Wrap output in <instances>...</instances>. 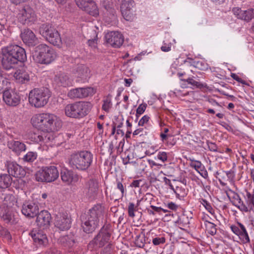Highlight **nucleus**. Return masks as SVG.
<instances>
[{"label":"nucleus","mask_w":254,"mask_h":254,"mask_svg":"<svg viewBox=\"0 0 254 254\" xmlns=\"http://www.w3.org/2000/svg\"><path fill=\"white\" fill-rule=\"evenodd\" d=\"M167 207L168 208L172 210H176L178 208V206L173 202H169L167 204Z\"/></svg>","instance_id":"0e129e2a"},{"label":"nucleus","mask_w":254,"mask_h":254,"mask_svg":"<svg viewBox=\"0 0 254 254\" xmlns=\"http://www.w3.org/2000/svg\"><path fill=\"white\" fill-rule=\"evenodd\" d=\"M35 49L33 59L37 63L48 64L53 62L56 58V54L54 49L46 44H40L36 47Z\"/></svg>","instance_id":"0eeeda50"},{"label":"nucleus","mask_w":254,"mask_h":254,"mask_svg":"<svg viewBox=\"0 0 254 254\" xmlns=\"http://www.w3.org/2000/svg\"><path fill=\"white\" fill-rule=\"evenodd\" d=\"M71 219L66 213H59L56 215L55 225L62 231L69 229L71 226Z\"/></svg>","instance_id":"dca6fc26"},{"label":"nucleus","mask_w":254,"mask_h":254,"mask_svg":"<svg viewBox=\"0 0 254 254\" xmlns=\"http://www.w3.org/2000/svg\"><path fill=\"white\" fill-rule=\"evenodd\" d=\"M195 77L188 78L187 79H181L182 81L187 82L188 84L191 85L193 88L202 89L204 87V84L198 81L195 80Z\"/></svg>","instance_id":"e433bc0d"},{"label":"nucleus","mask_w":254,"mask_h":254,"mask_svg":"<svg viewBox=\"0 0 254 254\" xmlns=\"http://www.w3.org/2000/svg\"><path fill=\"white\" fill-rule=\"evenodd\" d=\"M141 180H134L130 184V186L131 187L139 188L140 186V183L142 182Z\"/></svg>","instance_id":"e2e57ef3"},{"label":"nucleus","mask_w":254,"mask_h":254,"mask_svg":"<svg viewBox=\"0 0 254 254\" xmlns=\"http://www.w3.org/2000/svg\"><path fill=\"white\" fill-rule=\"evenodd\" d=\"M75 70L77 76L82 79H86L90 73L89 68L86 65L83 64H78Z\"/></svg>","instance_id":"2f4dec72"},{"label":"nucleus","mask_w":254,"mask_h":254,"mask_svg":"<svg viewBox=\"0 0 254 254\" xmlns=\"http://www.w3.org/2000/svg\"><path fill=\"white\" fill-rule=\"evenodd\" d=\"M85 6V8L81 9L92 16H96L98 15L99 10L96 3L93 0L89 2Z\"/></svg>","instance_id":"473e14b6"},{"label":"nucleus","mask_w":254,"mask_h":254,"mask_svg":"<svg viewBox=\"0 0 254 254\" xmlns=\"http://www.w3.org/2000/svg\"><path fill=\"white\" fill-rule=\"evenodd\" d=\"M231 76L232 78L239 83H242L243 85H247L246 81L240 78L238 75L235 73H232Z\"/></svg>","instance_id":"13d9d810"},{"label":"nucleus","mask_w":254,"mask_h":254,"mask_svg":"<svg viewBox=\"0 0 254 254\" xmlns=\"http://www.w3.org/2000/svg\"><path fill=\"white\" fill-rule=\"evenodd\" d=\"M105 38L107 43L115 48H120L124 41V36L118 31H112L108 33L106 35Z\"/></svg>","instance_id":"4468645a"},{"label":"nucleus","mask_w":254,"mask_h":254,"mask_svg":"<svg viewBox=\"0 0 254 254\" xmlns=\"http://www.w3.org/2000/svg\"><path fill=\"white\" fill-rule=\"evenodd\" d=\"M190 166L192 168H194L199 173H200V172L203 171V170L204 169V166L199 161H192L190 164Z\"/></svg>","instance_id":"a18cd8bd"},{"label":"nucleus","mask_w":254,"mask_h":254,"mask_svg":"<svg viewBox=\"0 0 254 254\" xmlns=\"http://www.w3.org/2000/svg\"><path fill=\"white\" fill-rule=\"evenodd\" d=\"M39 212L38 204L35 202H26L23 204L22 213L27 218H34Z\"/></svg>","instance_id":"2eb2a0df"},{"label":"nucleus","mask_w":254,"mask_h":254,"mask_svg":"<svg viewBox=\"0 0 254 254\" xmlns=\"http://www.w3.org/2000/svg\"><path fill=\"white\" fill-rule=\"evenodd\" d=\"M4 166L7 171V174H9L10 177L21 178L25 175V171L15 162L6 161Z\"/></svg>","instance_id":"ddd939ff"},{"label":"nucleus","mask_w":254,"mask_h":254,"mask_svg":"<svg viewBox=\"0 0 254 254\" xmlns=\"http://www.w3.org/2000/svg\"><path fill=\"white\" fill-rule=\"evenodd\" d=\"M224 173L228 178V180L232 181L234 179L235 173L234 171L230 170L228 171H225Z\"/></svg>","instance_id":"052dcab7"},{"label":"nucleus","mask_w":254,"mask_h":254,"mask_svg":"<svg viewBox=\"0 0 254 254\" xmlns=\"http://www.w3.org/2000/svg\"><path fill=\"white\" fill-rule=\"evenodd\" d=\"M201 204L205 207V208L209 212L210 214H213L214 213V210L212 208L211 204L204 198H200L199 200Z\"/></svg>","instance_id":"49530a36"},{"label":"nucleus","mask_w":254,"mask_h":254,"mask_svg":"<svg viewBox=\"0 0 254 254\" xmlns=\"http://www.w3.org/2000/svg\"><path fill=\"white\" fill-rule=\"evenodd\" d=\"M111 98V95L108 94L103 100V104L102 106V109L107 113L109 112L110 109L112 106Z\"/></svg>","instance_id":"58836bf2"},{"label":"nucleus","mask_w":254,"mask_h":254,"mask_svg":"<svg viewBox=\"0 0 254 254\" xmlns=\"http://www.w3.org/2000/svg\"><path fill=\"white\" fill-rule=\"evenodd\" d=\"M150 119V117L148 115H144L138 122V126L143 127L145 124H147Z\"/></svg>","instance_id":"864d4df0"},{"label":"nucleus","mask_w":254,"mask_h":254,"mask_svg":"<svg viewBox=\"0 0 254 254\" xmlns=\"http://www.w3.org/2000/svg\"><path fill=\"white\" fill-rule=\"evenodd\" d=\"M13 77L19 83H27L30 81L28 72L23 69L17 70L13 74Z\"/></svg>","instance_id":"c85d7f7f"},{"label":"nucleus","mask_w":254,"mask_h":254,"mask_svg":"<svg viewBox=\"0 0 254 254\" xmlns=\"http://www.w3.org/2000/svg\"><path fill=\"white\" fill-rule=\"evenodd\" d=\"M125 86L126 87H129L131 85V84L132 83L133 80L131 78H128V79H127V78H125Z\"/></svg>","instance_id":"774afa93"},{"label":"nucleus","mask_w":254,"mask_h":254,"mask_svg":"<svg viewBox=\"0 0 254 254\" xmlns=\"http://www.w3.org/2000/svg\"><path fill=\"white\" fill-rule=\"evenodd\" d=\"M36 223L40 228L44 230L48 228L52 219L51 214L47 210H42L37 214Z\"/></svg>","instance_id":"f3484780"},{"label":"nucleus","mask_w":254,"mask_h":254,"mask_svg":"<svg viewBox=\"0 0 254 254\" xmlns=\"http://www.w3.org/2000/svg\"><path fill=\"white\" fill-rule=\"evenodd\" d=\"M112 231L111 225L110 223H105L97 235L89 242V248L96 249L104 247L109 242Z\"/></svg>","instance_id":"6e6552de"},{"label":"nucleus","mask_w":254,"mask_h":254,"mask_svg":"<svg viewBox=\"0 0 254 254\" xmlns=\"http://www.w3.org/2000/svg\"><path fill=\"white\" fill-rule=\"evenodd\" d=\"M204 225L206 230L210 235L213 236L216 234L217 229L215 224L208 221H205L204 222Z\"/></svg>","instance_id":"a19ab883"},{"label":"nucleus","mask_w":254,"mask_h":254,"mask_svg":"<svg viewBox=\"0 0 254 254\" xmlns=\"http://www.w3.org/2000/svg\"><path fill=\"white\" fill-rule=\"evenodd\" d=\"M172 44L169 39H166L163 42V45L161 50L163 52H167L171 51Z\"/></svg>","instance_id":"de8ad7c7"},{"label":"nucleus","mask_w":254,"mask_h":254,"mask_svg":"<svg viewBox=\"0 0 254 254\" xmlns=\"http://www.w3.org/2000/svg\"><path fill=\"white\" fill-rule=\"evenodd\" d=\"M7 146L15 154L19 155L26 149V145L22 142L12 140L7 142Z\"/></svg>","instance_id":"a878e982"},{"label":"nucleus","mask_w":254,"mask_h":254,"mask_svg":"<svg viewBox=\"0 0 254 254\" xmlns=\"http://www.w3.org/2000/svg\"><path fill=\"white\" fill-rule=\"evenodd\" d=\"M39 32L40 34L45 38L48 36H51V34L54 35V34L56 39L59 38V32L52 24L50 23L42 24L40 27Z\"/></svg>","instance_id":"5701e85b"},{"label":"nucleus","mask_w":254,"mask_h":254,"mask_svg":"<svg viewBox=\"0 0 254 254\" xmlns=\"http://www.w3.org/2000/svg\"><path fill=\"white\" fill-rule=\"evenodd\" d=\"M51 35L46 37V40L54 46H60L62 43V39L60 33H59V38L56 39L55 38V34Z\"/></svg>","instance_id":"37998d69"},{"label":"nucleus","mask_w":254,"mask_h":254,"mask_svg":"<svg viewBox=\"0 0 254 254\" xmlns=\"http://www.w3.org/2000/svg\"><path fill=\"white\" fill-rule=\"evenodd\" d=\"M31 123L34 127L46 132L57 131L62 127L61 121L51 113L36 114L32 118Z\"/></svg>","instance_id":"f03ea898"},{"label":"nucleus","mask_w":254,"mask_h":254,"mask_svg":"<svg viewBox=\"0 0 254 254\" xmlns=\"http://www.w3.org/2000/svg\"><path fill=\"white\" fill-rule=\"evenodd\" d=\"M104 207L100 204L94 205L88 214L82 217L81 227L86 234L92 233L98 227L100 219L103 216Z\"/></svg>","instance_id":"7ed1b4c3"},{"label":"nucleus","mask_w":254,"mask_h":254,"mask_svg":"<svg viewBox=\"0 0 254 254\" xmlns=\"http://www.w3.org/2000/svg\"><path fill=\"white\" fill-rule=\"evenodd\" d=\"M5 83H7L8 81L2 75L0 74V94L1 93H3V91L4 90Z\"/></svg>","instance_id":"6e6d98bb"},{"label":"nucleus","mask_w":254,"mask_h":254,"mask_svg":"<svg viewBox=\"0 0 254 254\" xmlns=\"http://www.w3.org/2000/svg\"><path fill=\"white\" fill-rule=\"evenodd\" d=\"M59 177V172L55 166H43L38 171L36 179L38 182L51 183L56 180Z\"/></svg>","instance_id":"1a4fd4ad"},{"label":"nucleus","mask_w":254,"mask_h":254,"mask_svg":"<svg viewBox=\"0 0 254 254\" xmlns=\"http://www.w3.org/2000/svg\"><path fill=\"white\" fill-rule=\"evenodd\" d=\"M195 67L200 70H204L207 69L208 65L204 62L198 61L195 64Z\"/></svg>","instance_id":"5fc2aeb1"},{"label":"nucleus","mask_w":254,"mask_h":254,"mask_svg":"<svg viewBox=\"0 0 254 254\" xmlns=\"http://www.w3.org/2000/svg\"><path fill=\"white\" fill-rule=\"evenodd\" d=\"M59 242L64 247H72L75 243L74 236L72 234L63 236L60 237Z\"/></svg>","instance_id":"72a5a7b5"},{"label":"nucleus","mask_w":254,"mask_h":254,"mask_svg":"<svg viewBox=\"0 0 254 254\" xmlns=\"http://www.w3.org/2000/svg\"><path fill=\"white\" fill-rule=\"evenodd\" d=\"M2 98L4 102L9 106L16 107L18 105L21 101V98L18 93L13 89H5L3 91Z\"/></svg>","instance_id":"f8f14e48"},{"label":"nucleus","mask_w":254,"mask_h":254,"mask_svg":"<svg viewBox=\"0 0 254 254\" xmlns=\"http://www.w3.org/2000/svg\"><path fill=\"white\" fill-rule=\"evenodd\" d=\"M93 159V155L91 152L87 150L78 151L70 155L68 162L73 169L86 171L92 164Z\"/></svg>","instance_id":"20e7f679"},{"label":"nucleus","mask_w":254,"mask_h":254,"mask_svg":"<svg viewBox=\"0 0 254 254\" xmlns=\"http://www.w3.org/2000/svg\"><path fill=\"white\" fill-rule=\"evenodd\" d=\"M18 20L22 24H28L34 23L37 18L35 11L30 6H24L17 15Z\"/></svg>","instance_id":"9b49d317"},{"label":"nucleus","mask_w":254,"mask_h":254,"mask_svg":"<svg viewBox=\"0 0 254 254\" xmlns=\"http://www.w3.org/2000/svg\"><path fill=\"white\" fill-rule=\"evenodd\" d=\"M123 179L121 180L117 179L116 180L117 188L121 191V196L122 198L127 195L126 186L125 184L123 183Z\"/></svg>","instance_id":"79ce46f5"},{"label":"nucleus","mask_w":254,"mask_h":254,"mask_svg":"<svg viewBox=\"0 0 254 254\" xmlns=\"http://www.w3.org/2000/svg\"><path fill=\"white\" fill-rule=\"evenodd\" d=\"M38 154L36 151H28L22 158V160L25 162L32 163L37 158Z\"/></svg>","instance_id":"4c0bfd02"},{"label":"nucleus","mask_w":254,"mask_h":254,"mask_svg":"<svg viewBox=\"0 0 254 254\" xmlns=\"http://www.w3.org/2000/svg\"><path fill=\"white\" fill-rule=\"evenodd\" d=\"M122 14L127 21H133L135 17V4L133 0H123L121 5Z\"/></svg>","instance_id":"9d476101"},{"label":"nucleus","mask_w":254,"mask_h":254,"mask_svg":"<svg viewBox=\"0 0 254 254\" xmlns=\"http://www.w3.org/2000/svg\"><path fill=\"white\" fill-rule=\"evenodd\" d=\"M13 179L9 174L7 173L0 174V189L5 190L9 189L12 183Z\"/></svg>","instance_id":"7c9ffc66"},{"label":"nucleus","mask_w":254,"mask_h":254,"mask_svg":"<svg viewBox=\"0 0 254 254\" xmlns=\"http://www.w3.org/2000/svg\"><path fill=\"white\" fill-rule=\"evenodd\" d=\"M1 65L6 70L15 68L18 64L27 61L26 51L24 48L16 44H10L1 49Z\"/></svg>","instance_id":"f257e3e1"},{"label":"nucleus","mask_w":254,"mask_h":254,"mask_svg":"<svg viewBox=\"0 0 254 254\" xmlns=\"http://www.w3.org/2000/svg\"><path fill=\"white\" fill-rule=\"evenodd\" d=\"M92 107V104L89 102H75L67 104L64 108V112L68 117L80 119L87 115Z\"/></svg>","instance_id":"39448f33"},{"label":"nucleus","mask_w":254,"mask_h":254,"mask_svg":"<svg viewBox=\"0 0 254 254\" xmlns=\"http://www.w3.org/2000/svg\"><path fill=\"white\" fill-rule=\"evenodd\" d=\"M175 193L176 197L180 200H182L185 197L188 193V190L182 186H177L175 188Z\"/></svg>","instance_id":"c9c22d12"},{"label":"nucleus","mask_w":254,"mask_h":254,"mask_svg":"<svg viewBox=\"0 0 254 254\" xmlns=\"http://www.w3.org/2000/svg\"><path fill=\"white\" fill-rule=\"evenodd\" d=\"M20 37L23 43L29 47H34L37 44L38 39L30 29H23L21 32Z\"/></svg>","instance_id":"a211bd4d"},{"label":"nucleus","mask_w":254,"mask_h":254,"mask_svg":"<svg viewBox=\"0 0 254 254\" xmlns=\"http://www.w3.org/2000/svg\"><path fill=\"white\" fill-rule=\"evenodd\" d=\"M244 196L245 199V203L243 201V204L245 208H241L240 210L247 212L253 210L254 208V195L246 190L245 194H244Z\"/></svg>","instance_id":"cd10ccee"},{"label":"nucleus","mask_w":254,"mask_h":254,"mask_svg":"<svg viewBox=\"0 0 254 254\" xmlns=\"http://www.w3.org/2000/svg\"><path fill=\"white\" fill-rule=\"evenodd\" d=\"M30 235L35 243L39 245H44L47 243L46 235L43 234L40 230L33 229L30 233Z\"/></svg>","instance_id":"bb28decb"},{"label":"nucleus","mask_w":254,"mask_h":254,"mask_svg":"<svg viewBox=\"0 0 254 254\" xmlns=\"http://www.w3.org/2000/svg\"><path fill=\"white\" fill-rule=\"evenodd\" d=\"M1 199L3 204L7 207H12L16 202L15 196L12 194H5Z\"/></svg>","instance_id":"f704fd0d"},{"label":"nucleus","mask_w":254,"mask_h":254,"mask_svg":"<svg viewBox=\"0 0 254 254\" xmlns=\"http://www.w3.org/2000/svg\"><path fill=\"white\" fill-rule=\"evenodd\" d=\"M97 39L95 38L88 40V43L89 46L93 48H95L97 45Z\"/></svg>","instance_id":"69168bd1"},{"label":"nucleus","mask_w":254,"mask_h":254,"mask_svg":"<svg viewBox=\"0 0 254 254\" xmlns=\"http://www.w3.org/2000/svg\"><path fill=\"white\" fill-rule=\"evenodd\" d=\"M92 88H77L70 90L68 96L70 98H83L88 97L92 93Z\"/></svg>","instance_id":"412c9836"},{"label":"nucleus","mask_w":254,"mask_h":254,"mask_svg":"<svg viewBox=\"0 0 254 254\" xmlns=\"http://www.w3.org/2000/svg\"><path fill=\"white\" fill-rule=\"evenodd\" d=\"M48 134L46 135L43 136L42 134L34 133L32 135L31 138L32 141L37 143L42 141L46 142L50 139V136H48Z\"/></svg>","instance_id":"ea45409f"},{"label":"nucleus","mask_w":254,"mask_h":254,"mask_svg":"<svg viewBox=\"0 0 254 254\" xmlns=\"http://www.w3.org/2000/svg\"><path fill=\"white\" fill-rule=\"evenodd\" d=\"M143 130H144V129L142 127H140V128L136 129L132 133L133 136H135L137 135H139V136L143 135Z\"/></svg>","instance_id":"680f3d73"},{"label":"nucleus","mask_w":254,"mask_h":254,"mask_svg":"<svg viewBox=\"0 0 254 254\" xmlns=\"http://www.w3.org/2000/svg\"><path fill=\"white\" fill-rule=\"evenodd\" d=\"M232 12L238 18L249 21L254 18V9L250 8L246 10H242L238 7H233Z\"/></svg>","instance_id":"aec40b11"},{"label":"nucleus","mask_w":254,"mask_h":254,"mask_svg":"<svg viewBox=\"0 0 254 254\" xmlns=\"http://www.w3.org/2000/svg\"><path fill=\"white\" fill-rule=\"evenodd\" d=\"M50 97L51 92L48 88H35L29 93V102L35 108H41L47 104Z\"/></svg>","instance_id":"423d86ee"},{"label":"nucleus","mask_w":254,"mask_h":254,"mask_svg":"<svg viewBox=\"0 0 254 254\" xmlns=\"http://www.w3.org/2000/svg\"><path fill=\"white\" fill-rule=\"evenodd\" d=\"M61 177L63 182L67 185L77 182L79 179L77 174H75L72 170L67 169H64L61 171Z\"/></svg>","instance_id":"4be33fe9"},{"label":"nucleus","mask_w":254,"mask_h":254,"mask_svg":"<svg viewBox=\"0 0 254 254\" xmlns=\"http://www.w3.org/2000/svg\"><path fill=\"white\" fill-rule=\"evenodd\" d=\"M150 207L154 210V211L158 213H161L162 210L161 207L155 206L154 205H151Z\"/></svg>","instance_id":"338daca9"},{"label":"nucleus","mask_w":254,"mask_h":254,"mask_svg":"<svg viewBox=\"0 0 254 254\" xmlns=\"http://www.w3.org/2000/svg\"><path fill=\"white\" fill-rule=\"evenodd\" d=\"M157 158L163 162H165L167 160L168 156L167 154L164 151H160L157 154Z\"/></svg>","instance_id":"603ef678"},{"label":"nucleus","mask_w":254,"mask_h":254,"mask_svg":"<svg viewBox=\"0 0 254 254\" xmlns=\"http://www.w3.org/2000/svg\"><path fill=\"white\" fill-rule=\"evenodd\" d=\"M112 254V245L111 244H109L106 247H105L103 250L101 252V254Z\"/></svg>","instance_id":"bf43d9fd"},{"label":"nucleus","mask_w":254,"mask_h":254,"mask_svg":"<svg viewBox=\"0 0 254 254\" xmlns=\"http://www.w3.org/2000/svg\"><path fill=\"white\" fill-rule=\"evenodd\" d=\"M54 81L58 86L66 87L71 84L68 75L64 72H60L56 75Z\"/></svg>","instance_id":"c756f323"},{"label":"nucleus","mask_w":254,"mask_h":254,"mask_svg":"<svg viewBox=\"0 0 254 254\" xmlns=\"http://www.w3.org/2000/svg\"><path fill=\"white\" fill-rule=\"evenodd\" d=\"M207 144L209 150L210 151L212 152H217L218 151V147L217 145L213 142L207 141Z\"/></svg>","instance_id":"4d7b16f0"},{"label":"nucleus","mask_w":254,"mask_h":254,"mask_svg":"<svg viewBox=\"0 0 254 254\" xmlns=\"http://www.w3.org/2000/svg\"><path fill=\"white\" fill-rule=\"evenodd\" d=\"M226 193L233 205L237 207L240 210H241V208H245L244 205L243 204V200L237 192L231 190H229Z\"/></svg>","instance_id":"393cba45"},{"label":"nucleus","mask_w":254,"mask_h":254,"mask_svg":"<svg viewBox=\"0 0 254 254\" xmlns=\"http://www.w3.org/2000/svg\"><path fill=\"white\" fill-rule=\"evenodd\" d=\"M165 241L166 239L164 237H156L152 239V243L155 246L163 244L165 243Z\"/></svg>","instance_id":"3c124183"},{"label":"nucleus","mask_w":254,"mask_h":254,"mask_svg":"<svg viewBox=\"0 0 254 254\" xmlns=\"http://www.w3.org/2000/svg\"><path fill=\"white\" fill-rule=\"evenodd\" d=\"M232 231L244 242L248 243L250 242V238L247 230L242 223L237 222V225H233L230 227Z\"/></svg>","instance_id":"6ab92c4d"},{"label":"nucleus","mask_w":254,"mask_h":254,"mask_svg":"<svg viewBox=\"0 0 254 254\" xmlns=\"http://www.w3.org/2000/svg\"><path fill=\"white\" fill-rule=\"evenodd\" d=\"M146 107H147V104L146 103L141 104L138 106V108L136 109V118L135 120V122L137 121V120L138 118L139 115H140L144 113Z\"/></svg>","instance_id":"09e8293b"},{"label":"nucleus","mask_w":254,"mask_h":254,"mask_svg":"<svg viewBox=\"0 0 254 254\" xmlns=\"http://www.w3.org/2000/svg\"><path fill=\"white\" fill-rule=\"evenodd\" d=\"M144 237H141L140 235L136 236L135 239V244L138 248H143L144 246Z\"/></svg>","instance_id":"8fccbe9b"},{"label":"nucleus","mask_w":254,"mask_h":254,"mask_svg":"<svg viewBox=\"0 0 254 254\" xmlns=\"http://www.w3.org/2000/svg\"><path fill=\"white\" fill-rule=\"evenodd\" d=\"M88 190L86 195L88 198L94 199L97 195L99 186L98 182L95 179H91L86 183Z\"/></svg>","instance_id":"b1692460"},{"label":"nucleus","mask_w":254,"mask_h":254,"mask_svg":"<svg viewBox=\"0 0 254 254\" xmlns=\"http://www.w3.org/2000/svg\"><path fill=\"white\" fill-rule=\"evenodd\" d=\"M140 201H137V205H135L133 202H129L127 211L128 215L130 217L133 218L135 216L134 212L136 211L138 209V206L139 205V202Z\"/></svg>","instance_id":"c03bdc74"}]
</instances>
